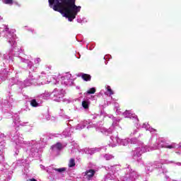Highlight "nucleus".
Masks as SVG:
<instances>
[{"label":"nucleus","mask_w":181,"mask_h":181,"mask_svg":"<svg viewBox=\"0 0 181 181\" xmlns=\"http://www.w3.org/2000/svg\"><path fill=\"white\" fill-rule=\"evenodd\" d=\"M25 98H26V99L29 98V96L26 95V96H25Z\"/></svg>","instance_id":"57"},{"label":"nucleus","mask_w":181,"mask_h":181,"mask_svg":"<svg viewBox=\"0 0 181 181\" xmlns=\"http://www.w3.org/2000/svg\"><path fill=\"white\" fill-rule=\"evenodd\" d=\"M18 78H12L9 80V87H11V86H13V84H18Z\"/></svg>","instance_id":"36"},{"label":"nucleus","mask_w":181,"mask_h":181,"mask_svg":"<svg viewBox=\"0 0 181 181\" xmlns=\"http://www.w3.org/2000/svg\"><path fill=\"white\" fill-rule=\"evenodd\" d=\"M57 80H60L62 86H66L69 87L74 84V78H73V76H71V74L69 72H66L62 75H59L57 76Z\"/></svg>","instance_id":"13"},{"label":"nucleus","mask_w":181,"mask_h":181,"mask_svg":"<svg viewBox=\"0 0 181 181\" xmlns=\"http://www.w3.org/2000/svg\"><path fill=\"white\" fill-rule=\"evenodd\" d=\"M40 78V76L30 71L29 72L28 77L24 81V87H30V86H37V80Z\"/></svg>","instance_id":"14"},{"label":"nucleus","mask_w":181,"mask_h":181,"mask_svg":"<svg viewBox=\"0 0 181 181\" xmlns=\"http://www.w3.org/2000/svg\"><path fill=\"white\" fill-rule=\"evenodd\" d=\"M106 170L109 173L105 177V180H115L117 179V172L121 170V165H110L109 167H106Z\"/></svg>","instance_id":"9"},{"label":"nucleus","mask_w":181,"mask_h":181,"mask_svg":"<svg viewBox=\"0 0 181 181\" xmlns=\"http://www.w3.org/2000/svg\"><path fill=\"white\" fill-rule=\"evenodd\" d=\"M37 97L38 98H42V100H49V98H52V93L45 92Z\"/></svg>","instance_id":"25"},{"label":"nucleus","mask_w":181,"mask_h":181,"mask_svg":"<svg viewBox=\"0 0 181 181\" xmlns=\"http://www.w3.org/2000/svg\"><path fill=\"white\" fill-rule=\"evenodd\" d=\"M30 104L31 107H34L35 108H37V107H40L42 105V103H39L36 100V99H31L30 100Z\"/></svg>","instance_id":"31"},{"label":"nucleus","mask_w":181,"mask_h":181,"mask_svg":"<svg viewBox=\"0 0 181 181\" xmlns=\"http://www.w3.org/2000/svg\"><path fill=\"white\" fill-rule=\"evenodd\" d=\"M4 152H5V142H0V156L2 158V160H5V157H4Z\"/></svg>","instance_id":"28"},{"label":"nucleus","mask_w":181,"mask_h":181,"mask_svg":"<svg viewBox=\"0 0 181 181\" xmlns=\"http://www.w3.org/2000/svg\"><path fill=\"white\" fill-rule=\"evenodd\" d=\"M82 107L84 110H88V107H90V102L88 100H83L82 102Z\"/></svg>","instance_id":"35"},{"label":"nucleus","mask_w":181,"mask_h":181,"mask_svg":"<svg viewBox=\"0 0 181 181\" xmlns=\"http://www.w3.org/2000/svg\"><path fill=\"white\" fill-rule=\"evenodd\" d=\"M60 116L64 118V119H70V117L64 113H60Z\"/></svg>","instance_id":"40"},{"label":"nucleus","mask_w":181,"mask_h":181,"mask_svg":"<svg viewBox=\"0 0 181 181\" xmlns=\"http://www.w3.org/2000/svg\"><path fill=\"white\" fill-rule=\"evenodd\" d=\"M13 102L14 100L13 98H12V95H11V93L8 92L6 100H5L2 104V108L4 110L6 108H11V107H12V104H13Z\"/></svg>","instance_id":"17"},{"label":"nucleus","mask_w":181,"mask_h":181,"mask_svg":"<svg viewBox=\"0 0 181 181\" xmlns=\"http://www.w3.org/2000/svg\"><path fill=\"white\" fill-rule=\"evenodd\" d=\"M6 77H8V72L6 71V69H4L0 72V84L2 81H5V80H6Z\"/></svg>","instance_id":"26"},{"label":"nucleus","mask_w":181,"mask_h":181,"mask_svg":"<svg viewBox=\"0 0 181 181\" xmlns=\"http://www.w3.org/2000/svg\"><path fill=\"white\" fill-rule=\"evenodd\" d=\"M86 49L88 50V49H89V48H88V45H86Z\"/></svg>","instance_id":"59"},{"label":"nucleus","mask_w":181,"mask_h":181,"mask_svg":"<svg viewBox=\"0 0 181 181\" xmlns=\"http://www.w3.org/2000/svg\"><path fill=\"white\" fill-rule=\"evenodd\" d=\"M117 114H120L119 111L117 110Z\"/></svg>","instance_id":"60"},{"label":"nucleus","mask_w":181,"mask_h":181,"mask_svg":"<svg viewBox=\"0 0 181 181\" xmlns=\"http://www.w3.org/2000/svg\"><path fill=\"white\" fill-rule=\"evenodd\" d=\"M65 90L64 89H57L55 88L51 93V99L57 103H60L63 101V98L64 97Z\"/></svg>","instance_id":"15"},{"label":"nucleus","mask_w":181,"mask_h":181,"mask_svg":"<svg viewBox=\"0 0 181 181\" xmlns=\"http://www.w3.org/2000/svg\"><path fill=\"white\" fill-rule=\"evenodd\" d=\"M88 50H93V47H89Z\"/></svg>","instance_id":"55"},{"label":"nucleus","mask_w":181,"mask_h":181,"mask_svg":"<svg viewBox=\"0 0 181 181\" xmlns=\"http://www.w3.org/2000/svg\"><path fill=\"white\" fill-rule=\"evenodd\" d=\"M78 77H81L84 81H91V76L87 74H83V73H80L78 74Z\"/></svg>","instance_id":"27"},{"label":"nucleus","mask_w":181,"mask_h":181,"mask_svg":"<svg viewBox=\"0 0 181 181\" xmlns=\"http://www.w3.org/2000/svg\"><path fill=\"white\" fill-rule=\"evenodd\" d=\"M74 111H78V107H77V106L74 105Z\"/></svg>","instance_id":"49"},{"label":"nucleus","mask_w":181,"mask_h":181,"mask_svg":"<svg viewBox=\"0 0 181 181\" xmlns=\"http://www.w3.org/2000/svg\"><path fill=\"white\" fill-rule=\"evenodd\" d=\"M175 153H177V155H180V151H176Z\"/></svg>","instance_id":"53"},{"label":"nucleus","mask_w":181,"mask_h":181,"mask_svg":"<svg viewBox=\"0 0 181 181\" xmlns=\"http://www.w3.org/2000/svg\"><path fill=\"white\" fill-rule=\"evenodd\" d=\"M23 139V135L18 132H16L14 134H11V141L16 145V149H18V148H25L28 158L29 156L31 158H40V155H42L40 143L35 140L25 141Z\"/></svg>","instance_id":"3"},{"label":"nucleus","mask_w":181,"mask_h":181,"mask_svg":"<svg viewBox=\"0 0 181 181\" xmlns=\"http://www.w3.org/2000/svg\"><path fill=\"white\" fill-rule=\"evenodd\" d=\"M106 90L105 91V95H107L108 97H111L114 94V90L111 89V86H105Z\"/></svg>","instance_id":"30"},{"label":"nucleus","mask_w":181,"mask_h":181,"mask_svg":"<svg viewBox=\"0 0 181 181\" xmlns=\"http://www.w3.org/2000/svg\"><path fill=\"white\" fill-rule=\"evenodd\" d=\"M41 74H45V73L42 71V72L41 73Z\"/></svg>","instance_id":"63"},{"label":"nucleus","mask_w":181,"mask_h":181,"mask_svg":"<svg viewBox=\"0 0 181 181\" xmlns=\"http://www.w3.org/2000/svg\"><path fill=\"white\" fill-rule=\"evenodd\" d=\"M59 136H62V134H54L51 135H44L40 139V142H42V144H47V141H49V139H53V138H59Z\"/></svg>","instance_id":"20"},{"label":"nucleus","mask_w":181,"mask_h":181,"mask_svg":"<svg viewBox=\"0 0 181 181\" xmlns=\"http://www.w3.org/2000/svg\"><path fill=\"white\" fill-rule=\"evenodd\" d=\"M101 151V148H84L83 152H85L87 155H94L96 152H100Z\"/></svg>","instance_id":"23"},{"label":"nucleus","mask_w":181,"mask_h":181,"mask_svg":"<svg viewBox=\"0 0 181 181\" xmlns=\"http://www.w3.org/2000/svg\"><path fill=\"white\" fill-rule=\"evenodd\" d=\"M129 144V139H121L118 137V134H115L110 136V141L109 146L112 148H115L117 145H122L123 146H127Z\"/></svg>","instance_id":"12"},{"label":"nucleus","mask_w":181,"mask_h":181,"mask_svg":"<svg viewBox=\"0 0 181 181\" xmlns=\"http://www.w3.org/2000/svg\"><path fill=\"white\" fill-rule=\"evenodd\" d=\"M87 128H91V125L88 126Z\"/></svg>","instance_id":"56"},{"label":"nucleus","mask_w":181,"mask_h":181,"mask_svg":"<svg viewBox=\"0 0 181 181\" xmlns=\"http://www.w3.org/2000/svg\"><path fill=\"white\" fill-rule=\"evenodd\" d=\"M3 66H5V62L3 63Z\"/></svg>","instance_id":"64"},{"label":"nucleus","mask_w":181,"mask_h":181,"mask_svg":"<svg viewBox=\"0 0 181 181\" xmlns=\"http://www.w3.org/2000/svg\"><path fill=\"white\" fill-rule=\"evenodd\" d=\"M162 165H164V163H162V160L160 161H155L153 163H148L146 166V172L147 174H149L151 172L153 171V169H158L159 173L166 175L168 170Z\"/></svg>","instance_id":"7"},{"label":"nucleus","mask_w":181,"mask_h":181,"mask_svg":"<svg viewBox=\"0 0 181 181\" xmlns=\"http://www.w3.org/2000/svg\"><path fill=\"white\" fill-rule=\"evenodd\" d=\"M45 119H47V121H50V119H52V117H50V115H49L48 113H47L45 115Z\"/></svg>","instance_id":"43"},{"label":"nucleus","mask_w":181,"mask_h":181,"mask_svg":"<svg viewBox=\"0 0 181 181\" xmlns=\"http://www.w3.org/2000/svg\"><path fill=\"white\" fill-rule=\"evenodd\" d=\"M62 136L64 138H67L69 136H71V127H67L64 129V131L62 132Z\"/></svg>","instance_id":"29"},{"label":"nucleus","mask_w":181,"mask_h":181,"mask_svg":"<svg viewBox=\"0 0 181 181\" xmlns=\"http://www.w3.org/2000/svg\"><path fill=\"white\" fill-rule=\"evenodd\" d=\"M13 122L16 127H26L28 125V122H22L21 121V117L18 115V114L14 115L13 117Z\"/></svg>","instance_id":"19"},{"label":"nucleus","mask_w":181,"mask_h":181,"mask_svg":"<svg viewBox=\"0 0 181 181\" xmlns=\"http://www.w3.org/2000/svg\"><path fill=\"white\" fill-rule=\"evenodd\" d=\"M3 35L4 37L6 39V42H8L10 46L15 47L16 45V34H15V30L9 28L6 26L4 28H0V36Z\"/></svg>","instance_id":"4"},{"label":"nucleus","mask_w":181,"mask_h":181,"mask_svg":"<svg viewBox=\"0 0 181 181\" xmlns=\"http://www.w3.org/2000/svg\"><path fill=\"white\" fill-rule=\"evenodd\" d=\"M95 173V170H93V169H90L86 170V172L83 173V181H91V180H94L93 179V176H94Z\"/></svg>","instance_id":"18"},{"label":"nucleus","mask_w":181,"mask_h":181,"mask_svg":"<svg viewBox=\"0 0 181 181\" xmlns=\"http://www.w3.org/2000/svg\"><path fill=\"white\" fill-rule=\"evenodd\" d=\"M94 46H95L94 45H92V48H93V49H94Z\"/></svg>","instance_id":"61"},{"label":"nucleus","mask_w":181,"mask_h":181,"mask_svg":"<svg viewBox=\"0 0 181 181\" xmlns=\"http://www.w3.org/2000/svg\"><path fill=\"white\" fill-rule=\"evenodd\" d=\"M40 169H42V170H45L47 173L49 174V176H51V177H55L57 173H63L67 170V168H56L53 165L45 167V165H40Z\"/></svg>","instance_id":"11"},{"label":"nucleus","mask_w":181,"mask_h":181,"mask_svg":"<svg viewBox=\"0 0 181 181\" xmlns=\"http://www.w3.org/2000/svg\"><path fill=\"white\" fill-rule=\"evenodd\" d=\"M101 156L105 160H111V159H114V156L110 153L103 154Z\"/></svg>","instance_id":"33"},{"label":"nucleus","mask_w":181,"mask_h":181,"mask_svg":"<svg viewBox=\"0 0 181 181\" xmlns=\"http://www.w3.org/2000/svg\"><path fill=\"white\" fill-rule=\"evenodd\" d=\"M48 2L53 11L59 12L69 22H73L81 11V6L76 5V0H48Z\"/></svg>","instance_id":"2"},{"label":"nucleus","mask_w":181,"mask_h":181,"mask_svg":"<svg viewBox=\"0 0 181 181\" xmlns=\"http://www.w3.org/2000/svg\"><path fill=\"white\" fill-rule=\"evenodd\" d=\"M110 118H112L113 121L112 127L106 129L105 127H103L102 123H97L96 124H93V127H95L96 131H99L100 132H102V134H104L105 135H110V134H112V128H114V127H118L117 122H119V119L115 117L112 115H110Z\"/></svg>","instance_id":"6"},{"label":"nucleus","mask_w":181,"mask_h":181,"mask_svg":"<svg viewBox=\"0 0 181 181\" xmlns=\"http://www.w3.org/2000/svg\"><path fill=\"white\" fill-rule=\"evenodd\" d=\"M19 154V150L16 149L15 151V156H16V155Z\"/></svg>","instance_id":"50"},{"label":"nucleus","mask_w":181,"mask_h":181,"mask_svg":"<svg viewBox=\"0 0 181 181\" xmlns=\"http://www.w3.org/2000/svg\"><path fill=\"white\" fill-rule=\"evenodd\" d=\"M95 93V88H92L87 91V94H94Z\"/></svg>","instance_id":"41"},{"label":"nucleus","mask_w":181,"mask_h":181,"mask_svg":"<svg viewBox=\"0 0 181 181\" xmlns=\"http://www.w3.org/2000/svg\"><path fill=\"white\" fill-rule=\"evenodd\" d=\"M110 57H111V55H110V54L105 55L104 57V59L107 60V59H108V60H110ZM108 64V62L105 61V64Z\"/></svg>","instance_id":"42"},{"label":"nucleus","mask_w":181,"mask_h":181,"mask_svg":"<svg viewBox=\"0 0 181 181\" xmlns=\"http://www.w3.org/2000/svg\"><path fill=\"white\" fill-rule=\"evenodd\" d=\"M22 111H26V112H28V111H30V109L29 108V107L25 106V108H23V109H22Z\"/></svg>","instance_id":"47"},{"label":"nucleus","mask_w":181,"mask_h":181,"mask_svg":"<svg viewBox=\"0 0 181 181\" xmlns=\"http://www.w3.org/2000/svg\"><path fill=\"white\" fill-rule=\"evenodd\" d=\"M161 163H164V165H177V166H181V163L180 162H175L173 160H165L162 159L161 160Z\"/></svg>","instance_id":"24"},{"label":"nucleus","mask_w":181,"mask_h":181,"mask_svg":"<svg viewBox=\"0 0 181 181\" xmlns=\"http://www.w3.org/2000/svg\"><path fill=\"white\" fill-rule=\"evenodd\" d=\"M122 115H124V118H130V119H132L137 129L141 128V124H138V122H139V119H138V116H136L132 110H126L122 113Z\"/></svg>","instance_id":"16"},{"label":"nucleus","mask_w":181,"mask_h":181,"mask_svg":"<svg viewBox=\"0 0 181 181\" xmlns=\"http://www.w3.org/2000/svg\"><path fill=\"white\" fill-rule=\"evenodd\" d=\"M141 128H144L146 131H149L151 134H155L151 139V144H153V146L151 148L148 146L144 145V143L136 138L129 139V144L132 145H138L139 147L136 148L132 152V158L134 160H136L138 163L141 165L144 164V161H142V158H141V155L142 153H145V152H149V151H156V149H159V148H167L168 149H175V148H177V149H181V143L179 144H176L175 143H173L169 144L166 143V140L163 138H158V135H156V129L151 127V125L148 123H144Z\"/></svg>","instance_id":"1"},{"label":"nucleus","mask_w":181,"mask_h":181,"mask_svg":"<svg viewBox=\"0 0 181 181\" xmlns=\"http://www.w3.org/2000/svg\"><path fill=\"white\" fill-rule=\"evenodd\" d=\"M3 2L6 5H13V0H3Z\"/></svg>","instance_id":"38"},{"label":"nucleus","mask_w":181,"mask_h":181,"mask_svg":"<svg viewBox=\"0 0 181 181\" xmlns=\"http://www.w3.org/2000/svg\"><path fill=\"white\" fill-rule=\"evenodd\" d=\"M84 19H86V18H83V19L77 18L76 21H77L78 23H83V22H84Z\"/></svg>","instance_id":"45"},{"label":"nucleus","mask_w":181,"mask_h":181,"mask_svg":"<svg viewBox=\"0 0 181 181\" xmlns=\"http://www.w3.org/2000/svg\"><path fill=\"white\" fill-rule=\"evenodd\" d=\"M18 59H20L22 63H25L27 64V69L30 70V71H33V72L37 70V66H39V63L42 62V59H40V58H36L35 59V63L36 65L35 66V64H33L32 61L26 58L22 57L21 55L18 56Z\"/></svg>","instance_id":"10"},{"label":"nucleus","mask_w":181,"mask_h":181,"mask_svg":"<svg viewBox=\"0 0 181 181\" xmlns=\"http://www.w3.org/2000/svg\"><path fill=\"white\" fill-rule=\"evenodd\" d=\"M25 28L27 29V30H28L29 32H31L32 33H35V30H34L33 28H29L28 26H25Z\"/></svg>","instance_id":"44"},{"label":"nucleus","mask_w":181,"mask_h":181,"mask_svg":"<svg viewBox=\"0 0 181 181\" xmlns=\"http://www.w3.org/2000/svg\"><path fill=\"white\" fill-rule=\"evenodd\" d=\"M57 83H59V81H57V79H56L55 82H54V84H57Z\"/></svg>","instance_id":"52"},{"label":"nucleus","mask_w":181,"mask_h":181,"mask_svg":"<svg viewBox=\"0 0 181 181\" xmlns=\"http://www.w3.org/2000/svg\"><path fill=\"white\" fill-rule=\"evenodd\" d=\"M122 170L124 173V175L120 178L122 181H136V179L139 177V173L132 169L129 164H126Z\"/></svg>","instance_id":"5"},{"label":"nucleus","mask_w":181,"mask_h":181,"mask_svg":"<svg viewBox=\"0 0 181 181\" xmlns=\"http://www.w3.org/2000/svg\"><path fill=\"white\" fill-rule=\"evenodd\" d=\"M47 69H48V70H50V69H52V66H48Z\"/></svg>","instance_id":"54"},{"label":"nucleus","mask_w":181,"mask_h":181,"mask_svg":"<svg viewBox=\"0 0 181 181\" xmlns=\"http://www.w3.org/2000/svg\"><path fill=\"white\" fill-rule=\"evenodd\" d=\"M90 123L91 120H83L75 127V129L76 131H81V129H84V128H86V125H88Z\"/></svg>","instance_id":"22"},{"label":"nucleus","mask_w":181,"mask_h":181,"mask_svg":"<svg viewBox=\"0 0 181 181\" xmlns=\"http://www.w3.org/2000/svg\"><path fill=\"white\" fill-rule=\"evenodd\" d=\"M165 178L168 180V179H169V177L165 175Z\"/></svg>","instance_id":"58"},{"label":"nucleus","mask_w":181,"mask_h":181,"mask_svg":"<svg viewBox=\"0 0 181 181\" xmlns=\"http://www.w3.org/2000/svg\"><path fill=\"white\" fill-rule=\"evenodd\" d=\"M22 52V49L19 50V48L16 49V45L13 47L11 46V49H9L6 54H2V52L0 51V59L3 58V60H6L8 62L9 64H12L13 63V57L12 56H18V52Z\"/></svg>","instance_id":"8"},{"label":"nucleus","mask_w":181,"mask_h":181,"mask_svg":"<svg viewBox=\"0 0 181 181\" xmlns=\"http://www.w3.org/2000/svg\"><path fill=\"white\" fill-rule=\"evenodd\" d=\"M137 132H138V129L134 130V132L131 133L130 136H134V135H135Z\"/></svg>","instance_id":"46"},{"label":"nucleus","mask_w":181,"mask_h":181,"mask_svg":"<svg viewBox=\"0 0 181 181\" xmlns=\"http://www.w3.org/2000/svg\"><path fill=\"white\" fill-rule=\"evenodd\" d=\"M8 169H9V165L5 164L4 165V168L1 169V172L6 173V175H11L12 173H13V172L12 171H8Z\"/></svg>","instance_id":"32"},{"label":"nucleus","mask_w":181,"mask_h":181,"mask_svg":"<svg viewBox=\"0 0 181 181\" xmlns=\"http://www.w3.org/2000/svg\"><path fill=\"white\" fill-rule=\"evenodd\" d=\"M60 114H64V110L63 109H61L60 110V112H59V115Z\"/></svg>","instance_id":"51"},{"label":"nucleus","mask_w":181,"mask_h":181,"mask_svg":"<svg viewBox=\"0 0 181 181\" xmlns=\"http://www.w3.org/2000/svg\"><path fill=\"white\" fill-rule=\"evenodd\" d=\"M77 42H79V43H86V40H78V38L76 37Z\"/></svg>","instance_id":"48"},{"label":"nucleus","mask_w":181,"mask_h":181,"mask_svg":"<svg viewBox=\"0 0 181 181\" xmlns=\"http://www.w3.org/2000/svg\"><path fill=\"white\" fill-rule=\"evenodd\" d=\"M21 163H29V160H28V158H25V157H23V159L17 162L18 165H21Z\"/></svg>","instance_id":"37"},{"label":"nucleus","mask_w":181,"mask_h":181,"mask_svg":"<svg viewBox=\"0 0 181 181\" xmlns=\"http://www.w3.org/2000/svg\"><path fill=\"white\" fill-rule=\"evenodd\" d=\"M0 21H2V17L1 16H0Z\"/></svg>","instance_id":"62"},{"label":"nucleus","mask_w":181,"mask_h":181,"mask_svg":"<svg viewBox=\"0 0 181 181\" xmlns=\"http://www.w3.org/2000/svg\"><path fill=\"white\" fill-rule=\"evenodd\" d=\"M63 148H64V146H63L62 143L57 142L51 147V149L53 153L58 155L59 152H60Z\"/></svg>","instance_id":"21"},{"label":"nucleus","mask_w":181,"mask_h":181,"mask_svg":"<svg viewBox=\"0 0 181 181\" xmlns=\"http://www.w3.org/2000/svg\"><path fill=\"white\" fill-rule=\"evenodd\" d=\"M69 168H74L76 166V160L74 158H71L68 163Z\"/></svg>","instance_id":"34"},{"label":"nucleus","mask_w":181,"mask_h":181,"mask_svg":"<svg viewBox=\"0 0 181 181\" xmlns=\"http://www.w3.org/2000/svg\"><path fill=\"white\" fill-rule=\"evenodd\" d=\"M90 117H92V119H97L98 118H101V115H90Z\"/></svg>","instance_id":"39"}]
</instances>
